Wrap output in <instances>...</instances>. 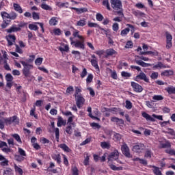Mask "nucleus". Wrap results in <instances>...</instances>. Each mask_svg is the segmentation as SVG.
<instances>
[{"label":"nucleus","instance_id":"1","mask_svg":"<svg viewBox=\"0 0 175 175\" xmlns=\"http://www.w3.org/2000/svg\"><path fill=\"white\" fill-rule=\"evenodd\" d=\"M111 5L114 10H117L116 13L118 16L124 17L122 2H121V0H111Z\"/></svg>","mask_w":175,"mask_h":175},{"label":"nucleus","instance_id":"2","mask_svg":"<svg viewBox=\"0 0 175 175\" xmlns=\"http://www.w3.org/2000/svg\"><path fill=\"white\" fill-rule=\"evenodd\" d=\"M20 62L23 66V69L22 70L23 76H25V77H31V75H32L31 69H33V66L24 61H21Z\"/></svg>","mask_w":175,"mask_h":175},{"label":"nucleus","instance_id":"3","mask_svg":"<svg viewBox=\"0 0 175 175\" xmlns=\"http://www.w3.org/2000/svg\"><path fill=\"white\" fill-rule=\"evenodd\" d=\"M142 117H144V118H145L146 121H150L151 122H155V118H157V120H159L160 121H163V118L162 116L152 114L151 116L150 114L147 113L146 112L142 113Z\"/></svg>","mask_w":175,"mask_h":175},{"label":"nucleus","instance_id":"4","mask_svg":"<svg viewBox=\"0 0 175 175\" xmlns=\"http://www.w3.org/2000/svg\"><path fill=\"white\" fill-rule=\"evenodd\" d=\"M134 80L137 81V83H139L140 80H143L145 83H150V79L147 77V75L143 72V71H141L139 74L135 77Z\"/></svg>","mask_w":175,"mask_h":175},{"label":"nucleus","instance_id":"5","mask_svg":"<svg viewBox=\"0 0 175 175\" xmlns=\"http://www.w3.org/2000/svg\"><path fill=\"white\" fill-rule=\"evenodd\" d=\"M75 101H76V105L78 109H81L83 106H84V103H85V99L83 96H75Z\"/></svg>","mask_w":175,"mask_h":175},{"label":"nucleus","instance_id":"6","mask_svg":"<svg viewBox=\"0 0 175 175\" xmlns=\"http://www.w3.org/2000/svg\"><path fill=\"white\" fill-rule=\"evenodd\" d=\"M121 150L123 155H124L126 158H132V155L131 154V152L129 150V147H128V145H126V144L122 145L121 147Z\"/></svg>","mask_w":175,"mask_h":175},{"label":"nucleus","instance_id":"7","mask_svg":"<svg viewBox=\"0 0 175 175\" xmlns=\"http://www.w3.org/2000/svg\"><path fill=\"white\" fill-rule=\"evenodd\" d=\"M118 157H120V153L118 152V150H116L109 155L108 161L109 162H110V161H117Z\"/></svg>","mask_w":175,"mask_h":175},{"label":"nucleus","instance_id":"8","mask_svg":"<svg viewBox=\"0 0 175 175\" xmlns=\"http://www.w3.org/2000/svg\"><path fill=\"white\" fill-rule=\"evenodd\" d=\"M165 36H166V42H167V45H166V49H171L172 48V40L173 39V36H172V34H170L169 32L165 33Z\"/></svg>","mask_w":175,"mask_h":175},{"label":"nucleus","instance_id":"9","mask_svg":"<svg viewBox=\"0 0 175 175\" xmlns=\"http://www.w3.org/2000/svg\"><path fill=\"white\" fill-rule=\"evenodd\" d=\"M3 120L6 125H11L12 122H18L17 116L10 117L8 118H3Z\"/></svg>","mask_w":175,"mask_h":175},{"label":"nucleus","instance_id":"10","mask_svg":"<svg viewBox=\"0 0 175 175\" xmlns=\"http://www.w3.org/2000/svg\"><path fill=\"white\" fill-rule=\"evenodd\" d=\"M131 87H133L135 92H142L143 91V87L137 83L131 82Z\"/></svg>","mask_w":175,"mask_h":175},{"label":"nucleus","instance_id":"11","mask_svg":"<svg viewBox=\"0 0 175 175\" xmlns=\"http://www.w3.org/2000/svg\"><path fill=\"white\" fill-rule=\"evenodd\" d=\"M72 44H74L75 47L77 49H82V50H84V40L81 41H75L72 42Z\"/></svg>","mask_w":175,"mask_h":175},{"label":"nucleus","instance_id":"12","mask_svg":"<svg viewBox=\"0 0 175 175\" xmlns=\"http://www.w3.org/2000/svg\"><path fill=\"white\" fill-rule=\"evenodd\" d=\"M70 9H72V10H75L77 14H81V13H86V12H88V9H87V8H76L75 7H71Z\"/></svg>","mask_w":175,"mask_h":175},{"label":"nucleus","instance_id":"13","mask_svg":"<svg viewBox=\"0 0 175 175\" xmlns=\"http://www.w3.org/2000/svg\"><path fill=\"white\" fill-rule=\"evenodd\" d=\"M135 64H137V65H139L140 66H142V68H148V66H152L151 64L146 63L142 60L135 59Z\"/></svg>","mask_w":175,"mask_h":175},{"label":"nucleus","instance_id":"14","mask_svg":"<svg viewBox=\"0 0 175 175\" xmlns=\"http://www.w3.org/2000/svg\"><path fill=\"white\" fill-rule=\"evenodd\" d=\"M6 39L8 43V46H13V42L16 41V36L14 35L10 34L8 37H6ZM11 40H13V42H12Z\"/></svg>","mask_w":175,"mask_h":175},{"label":"nucleus","instance_id":"15","mask_svg":"<svg viewBox=\"0 0 175 175\" xmlns=\"http://www.w3.org/2000/svg\"><path fill=\"white\" fill-rule=\"evenodd\" d=\"M18 31H21V28L16 27L14 26L11 27L10 29H8L6 31L8 33H12V32H18Z\"/></svg>","mask_w":175,"mask_h":175},{"label":"nucleus","instance_id":"16","mask_svg":"<svg viewBox=\"0 0 175 175\" xmlns=\"http://www.w3.org/2000/svg\"><path fill=\"white\" fill-rule=\"evenodd\" d=\"M57 126L61 127L62 125L65 126L66 125V121H64L62 117L59 116L57 118Z\"/></svg>","mask_w":175,"mask_h":175},{"label":"nucleus","instance_id":"17","mask_svg":"<svg viewBox=\"0 0 175 175\" xmlns=\"http://www.w3.org/2000/svg\"><path fill=\"white\" fill-rule=\"evenodd\" d=\"M76 25L77 27H84V26L87 25V19L83 18V19L79 20V21H77Z\"/></svg>","mask_w":175,"mask_h":175},{"label":"nucleus","instance_id":"18","mask_svg":"<svg viewBox=\"0 0 175 175\" xmlns=\"http://www.w3.org/2000/svg\"><path fill=\"white\" fill-rule=\"evenodd\" d=\"M144 144H139L133 146V150L136 151V152H139V150H144Z\"/></svg>","mask_w":175,"mask_h":175},{"label":"nucleus","instance_id":"19","mask_svg":"<svg viewBox=\"0 0 175 175\" xmlns=\"http://www.w3.org/2000/svg\"><path fill=\"white\" fill-rule=\"evenodd\" d=\"M88 25L90 28H99V29H100L101 31H105V29L100 27V26H99V25H98L97 23H90L89 22Z\"/></svg>","mask_w":175,"mask_h":175},{"label":"nucleus","instance_id":"20","mask_svg":"<svg viewBox=\"0 0 175 175\" xmlns=\"http://www.w3.org/2000/svg\"><path fill=\"white\" fill-rule=\"evenodd\" d=\"M83 165L85 166H88V165H90V154H88V153L85 154V159L83 161Z\"/></svg>","mask_w":175,"mask_h":175},{"label":"nucleus","instance_id":"21","mask_svg":"<svg viewBox=\"0 0 175 175\" xmlns=\"http://www.w3.org/2000/svg\"><path fill=\"white\" fill-rule=\"evenodd\" d=\"M59 147L62 148V150H64V151H65L66 152H70V148H69V147L65 144H60Z\"/></svg>","mask_w":175,"mask_h":175},{"label":"nucleus","instance_id":"22","mask_svg":"<svg viewBox=\"0 0 175 175\" xmlns=\"http://www.w3.org/2000/svg\"><path fill=\"white\" fill-rule=\"evenodd\" d=\"M174 72L172 70H166L161 72V76H173Z\"/></svg>","mask_w":175,"mask_h":175},{"label":"nucleus","instance_id":"23","mask_svg":"<svg viewBox=\"0 0 175 175\" xmlns=\"http://www.w3.org/2000/svg\"><path fill=\"white\" fill-rule=\"evenodd\" d=\"M13 6L16 12H18V13L20 14L23 13V8H21V6H20L18 4L14 3Z\"/></svg>","mask_w":175,"mask_h":175},{"label":"nucleus","instance_id":"24","mask_svg":"<svg viewBox=\"0 0 175 175\" xmlns=\"http://www.w3.org/2000/svg\"><path fill=\"white\" fill-rule=\"evenodd\" d=\"M102 111L103 113H105V117H110V113H111L110 108L104 107L102 109Z\"/></svg>","mask_w":175,"mask_h":175},{"label":"nucleus","instance_id":"25","mask_svg":"<svg viewBox=\"0 0 175 175\" xmlns=\"http://www.w3.org/2000/svg\"><path fill=\"white\" fill-rule=\"evenodd\" d=\"M41 8L42 9H44V10H49L50 12L53 10V8H51L50 5L46 4V3H42L41 5Z\"/></svg>","mask_w":175,"mask_h":175},{"label":"nucleus","instance_id":"26","mask_svg":"<svg viewBox=\"0 0 175 175\" xmlns=\"http://www.w3.org/2000/svg\"><path fill=\"white\" fill-rule=\"evenodd\" d=\"M72 125H73V123H70L67 127H66V132L68 135H72Z\"/></svg>","mask_w":175,"mask_h":175},{"label":"nucleus","instance_id":"27","mask_svg":"<svg viewBox=\"0 0 175 175\" xmlns=\"http://www.w3.org/2000/svg\"><path fill=\"white\" fill-rule=\"evenodd\" d=\"M153 172L156 174V175H162V172H161V170H159V167L153 165Z\"/></svg>","mask_w":175,"mask_h":175},{"label":"nucleus","instance_id":"28","mask_svg":"<svg viewBox=\"0 0 175 175\" xmlns=\"http://www.w3.org/2000/svg\"><path fill=\"white\" fill-rule=\"evenodd\" d=\"M57 23H58V21H57L56 17H52L49 21V25H57Z\"/></svg>","mask_w":175,"mask_h":175},{"label":"nucleus","instance_id":"29","mask_svg":"<svg viewBox=\"0 0 175 175\" xmlns=\"http://www.w3.org/2000/svg\"><path fill=\"white\" fill-rule=\"evenodd\" d=\"M165 91H167L170 94H175V88L173 86L168 87L165 88Z\"/></svg>","mask_w":175,"mask_h":175},{"label":"nucleus","instance_id":"30","mask_svg":"<svg viewBox=\"0 0 175 175\" xmlns=\"http://www.w3.org/2000/svg\"><path fill=\"white\" fill-rule=\"evenodd\" d=\"M13 170L11 168H7L6 170H3V175H12L13 174Z\"/></svg>","mask_w":175,"mask_h":175},{"label":"nucleus","instance_id":"31","mask_svg":"<svg viewBox=\"0 0 175 175\" xmlns=\"http://www.w3.org/2000/svg\"><path fill=\"white\" fill-rule=\"evenodd\" d=\"M167 131H163L164 133H167L168 135H171V136H175V131L174 129L167 128Z\"/></svg>","mask_w":175,"mask_h":175},{"label":"nucleus","instance_id":"32","mask_svg":"<svg viewBox=\"0 0 175 175\" xmlns=\"http://www.w3.org/2000/svg\"><path fill=\"white\" fill-rule=\"evenodd\" d=\"M92 66H94L95 68V69H99V66H98V61L95 59H92L90 61Z\"/></svg>","mask_w":175,"mask_h":175},{"label":"nucleus","instance_id":"33","mask_svg":"<svg viewBox=\"0 0 175 175\" xmlns=\"http://www.w3.org/2000/svg\"><path fill=\"white\" fill-rule=\"evenodd\" d=\"M53 159L57 161V163H61V154H55L53 157Z\"/></svg>","mask_w":175,"mask_h":175},{"label":"nucleus","instance_id":"34","mask_svg":"<svg viewBox=\"0 0 175 175\" xmlns=\"http://www.w3.org/2000/svg\"><path fill=\"white\" fill-rule=\"evenodd\" d=\"M110 169H111V170H115V171H120V170H122V167H117L115 165L111 164L109 165Z\"/></svg>","mask_w":175,"mask_h":175},{"label":"nucleus","instance_id":"35","mask_svg":"<svg viewBox=\"0 0 175 175\" xmlns=\"http://www.w3.org/2000/svg\"><path fill=\"white\" fill-rule=\"evenodd\" d=\"M14 170L16 173H18V174L23 175V169L17 166V165L16 164L14 165Z\"/></svg>","mask_w":175,"mask_h":175},{"label":"nucleus","instance_id":"36","mask_svg":"<svg viewBox=\"0 0 175 175\" xmlns=\"http://www.w3.org/2000/svg\"><path fill=\"white\" fill-rule=\"evenodd\" d=\"M161 148H170L172 147V145L170 144V142H167L165 143H163L161 144Z\"/></svg>","mask_w":175,"mask_h":175},{"label":"nucleus","instance_id":"37","mask_svg":"<svg viewBox=\"0 0 175 175\" xmlns=\"http://www.w3.org/2000/svg\"><path fill=\"white\" fill-rule=\"evenodd\" d=\"M29 28L31 29V31H38L39 29V27H38V25H33V24H29Z\"/></svg>","mask_w":175,"mask_h":175},{"label":"nucleus","instance_id":"38","mask_svg":"<svg viewBox=\"0 0 175 175\" xmlns=\"http://www.w3.org/2000/svg\"><path fill=\"white\" fill-rule=\"evenodd\" d=\"M5 80L7 82H11L13 81V76H12V74L8 73L5 75Z\"/></svg>","mask_w":175,"mask_h":175},{"label":"nucleus","instance_id":"39","mask_svg":"<svg viewBox=\"0 0 175 175\" xmlns=\"http://www.w3.org/2000/svg\"><path fill=\"white\" fill-rule=\"evenodd\" d=\"M66 5H69V3L66 2V3H61V2H57V5L58 8H68V6Z\"/></svg>","mask_w":175,"mask_h":175},{"label":"nucleus","instance_id":"40","mask_svg":"<svg viewBox=\"0 0 175 175\" xmlns=\"http://www.w3.org/2000/svg\"><path fill=\"white\" fill-rule=\"evenodd\" d=\"M100 146H101L102 148H110V144H109L106 142H101Z\"/></svg>","mask_w":175,"mask_h":175},{"label":"nucleus","instance_id":"41","mask_svg":"<svg viewBox=\"0 0 175 175\" xmlns=\"http://www.w3.org/2000/svg\"><path fill=\"white\" fill-rule=\"evenodd\" d=\"M153 100H163V96L162 95H154L152 96Z\"/></svg>","mask_w":175,"mask_h":175},{"label":"nucleus","instance_id":"42","mask_svg":"<svg viewBox=\"0 0 175 175\" xmlns=\"http://www.w3.org/2000/svg\"><path fill=\"white\" fill-rule=\"evenodd\" d=\"M74 91L75 89L73 88V86H70L67 88L66 92L67 95H70V94H72V92H73Z\"/></svg>","mask_w":175,"mask_h":175},{"label":"nucleus","instance_id":"43","mask_svg":"<svg viewBox=\"0 0 175 175\" xmlns=\"http://www.w3.org/2000/svg\"><path fill=\"white\" fill-rule=\"evenodd\" d=\"M110 110L111 113H113V114H118L119 111H121V109L117 107L110 108Z\"/></svg>","mask_w":175,"mask_h":175},{"label":"nucleus","instance_id":"44","mask_svg":"<svg viewBox=\"0 0 175 175\" xmlns=\"http://www.w3.org/2000/svg\"><path fill=\"white\" fill-rule=\"evenodd\" d=\"M3 64H4V69H5V70H12L10 66H9V64H8V60L4 59Z\"/></svg>","mask_w":175,"mask_h":175},{"label":"nucleus","instance_id":"45","mask_svg":"<svg viewBox=\"0 0 175 175\" xmlns=\"http://www.w3.org/2000/svg\"><path fill=\"white\" fill-rule=\"evenodd\" d=\"M103 6H106L107 9L108 10H111L110 4H109V0H104L103 1Z\"/></svg>","mask_w":175,"mask_h":175},{"label":"nucleus","instance_id":"46","mask_svg":"<svg viewBox=\"0 0 175 175\" xmlns=\"http://www.w3.org/2000/svg\"><path fill=\"white\" fill-rule=\"evenodd\" d=\"M1 17L3 18V20H5V18H10V14H8L6 12H2L1 13Z\"/></svg>","mask_w":175,"mask_h":175},{"label":"nucleus","instance_id":"47","mask_svg":"<svg viewBox=\"0 0 175 175\" xmlns=\"http://www.w3.org/2000/svg\"><path fill=\"white\" fill-rule=\"evenodd\" d=\"M55 137H56L57 142H59V129L56 128L55 129Z\"/></svg>","mask_w":175,"mask_h":175},{"label":"nucleus","instance_id":"48","mask_svg":"<svg viewBox=\"0 0 175 175\" xmlns=\"http://www.w3.org/2000/svg\"><path fill=\"white\" fill-rule=\"evenodd\" d=\"M116 51H114V49H110L106 51V53L107 55L110 56V55H113V54H115Z\"/></svg>","mask_w":175,"mask_h":175},{"label":"nucleus","instance_id":"49","mask_svg":"<svg viewBox=\"0 0 175 175\" xmlns=\"http://www.w3.org/2000/svg\"><path fill=\"white\" fill-rule=\"evenodd\" d=\"M17 18V14L16 12L10 13V20H16Z\"/></svg>","mask_w":175,"mask_h":175},{"label":"nucleus","instance_id":"50","mask_svg":"<svg viewBox=\"0 0 175 175\" xmlns=\"http://www.w3.org/2000/svg\"><path fill=\"white\" fill-rule=\"evenodd\" d=\"M129 31H131V29L129 27H127L122 30L120 35H122V36H124V35H128Z\"/></svg>","mask_w":175,"mask_h":175},{"label":"nucleus","instance_id":"51","mask_svg":"<svg viewBox=\"0 0 175 175\" xmlns=\"http://www.w3.org/2000/svg\"><path fill=\"white\" fill-rule=\"evenodd\" d=\"M12 137L14 138L15 140L18 142V143H21V138L20 137V135H18V134L12 135Z\"/></svg>","mask_w":175,"mask_h":175},{"label":"nucleus","instance_id":"52","mask_svg":"<svg viewBox=\"0 0 175 175\" xmlns=\"http://www.w3.org/2000/svg\"><path fill=\"white\" fill-rule=\"evenodd\" d=\"M126 109H128V110H131L132 109V103L129 100H126Z\"/></svg>","mask_w":175,"mask_h":175},{"label":"nucleus","instance_id":"53","mask_svg":"<svg viewBox=\"0 0 175 175\" xmlns=\"http://www.w3.org/2000/svg\"><path fill=\"white\" fill-rule=\"evenodd\" d=\"M133 47V42L132 41H128L126 44L125 49H132Z\"/></svg>","mask_w":175,"mask_h":175},{"label":"nucleus","instance_id":"54","mask_svg":"<svg viewBox=\"0 0 175 175\" xmlns=\"http://www.w3.org/2000/svg\"><path fill=\"white\" fill-rule=\"evenodd\" d=\"M80 92H81V90L80 88H79V87H76L75 88V94L74 96H81V94H80Z\"/></svg>","mask_w":175,"mask_h":175},{"label":"nucleus","instance_id":"55","mask_svg":"<svg viewBox=\"0 0 175 175\" xmlns=\"http://www.w3.org/2000/svg\"><path fill=\"white\" fill-rule=\"evenodd\" d=\"M42 62H43V58L42 57H38L35 61L36 65H42Z\"/></svg>","mask_w":175,"mask_h":175},{"label":"nucleus","instance_id":"56","mask_svg":"<svg viewBox=\"0 0 175 175\" xmlns=\"http://www.w3.org/2000/svg\"><path fill=\"white\" fill-rule=\"evenodd\" d=\"M15 159L18 162H23V161H24V157L21 155H16L15 156Z\"/></svg>","mask_w":175,"mask_h":175},{"label":"nucleus","instance_id":"57","mask_svg":"<svg viewBox=\"0 0 175 175\" xmlns=\"http://www.w3.org/2000/svg\"><path fill=\"white\" fill-rule=\"evenodd\" d=\"M18 152L21 156L27 157V154L25 153V151L24 150H23V148H18Z\"/></svg>","mask_w":175,"mask_h":175},{"label":"nucleus","instance_id":"58","mask_svg":"<svg viewBox=\"0 0 175 175\" xmlns=\"http://www.w3.org/2000/svg\"><path fill=\"white\" fill-rule=\"evenodd\" d=\"M152 154V153L151 152V150H148L146 151L145 152V158H151V155Z\"/></svg>","mask_w":175,"mask_h":175},{"label":"nucleus","instance_id":"59","mask_svg":"<svg viewBox=\"0 0 175 175\" xmlns=\"http://www.w3.org/2000/svg\"><path fill=\"white\" fill-rule=\"evenodd\" d=\"M93 79L94 76L92 75V74H90L86 79V83H91Z\"/></svg>","mask_w":175,"mask_h":175},{"label":"nucleus","instance_id":"60","mask_svg":"<svg viewBox=\"0 0 175 175\" xmlns=\"http://www.w3.org/2000/svg\"><path fill=\"white\" fill-rule=\"evenodd\" d=\"M96 18L98 21H102L103 20V16L101 14L97 13L96 15Z\"/></svg>","mask_w":175,"mask_h":175},{"label":"nucleus","instance_id":"61","mask_svg":"<svg viewBox=\"0 0 175 175\" xmlns=\"http://www.w3.org/2000/svg\"><path fill=\"white\" fill-rule=\"evenodd\" d=\"M121 75L122 77H131V73L126 72L125 71H122Z\"/></svg>","mask_w":175,"mask_h":175},{"label":"nucleus","instance_id":"62","mask_svg":"<svg viewBox=\"0 0 175 175\" xmlns=\"http://www.w3.org/2000/svg\"><path fill=\"white\" fill-rule=\"evenodd\" d=\"M158 76H159L158 72H152L150 77L153 80H157V79H158Z\"/></svg>","mask_w":175,"mask_h":175},{"label":"nucleus","instance_id":"63","mask_svg":"<svg viewBox=\"0 0 175 175\" xmlns=\"http://www.w3.org/2000/svg\"><path fill=\"white\" fill-rule=\"evenodd\" d=\"M112 29L113 31H117L119 29V27H118V23H113V25H112Z\"/></svg>","mask_w":175,"mask_h":175},{"label":"nucleus","instance_id":"64","mask_svg":"<svg viewBox=\"0 0 175 175\" xmlns=\"http://www.w3.org/2000/svg\"><path fill=\"white\" fill-rule=\"evenodd\" d=\"M33 20H39V14L33 12L32 14Z\"/></svg>","mask_w":175,"mask_h":175}]
</instances>
